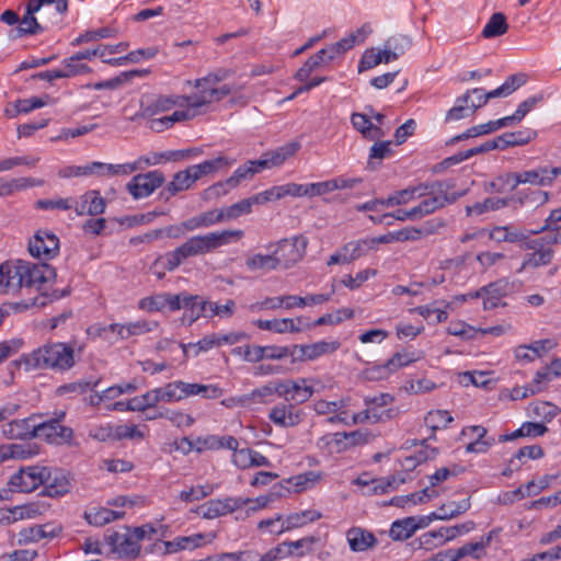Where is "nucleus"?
<instances>
[{
    "mask_svg": "<svg viewBox=\"0 0 561 561\" xmlns=\"http://www.w3.org/2000/svg\"><path fill=\"white\" fill-rule=\"evenodd\" d=\"M5 274L4 291H15L22 287H36L55 279L56 270L47 264H33L25 261L4 262L0 265V275Z\"/></svg>",
    "mask_w": 561,
    "mask_h": 561,
    "instance_id": "obj_1",
    "label": "nucleus"
},
{
    "mask_svg": "<svg viewBox=\"0 0 561 561\" xmlns=\"http://www.w3.org/2000/svg\"><path fill=\"white\" fill-rule=\"evenodd\" d=\"M26 369L65 371L76 364L73 347L61 343H46L23 357Z\"/></svg>",
    "mask_w": 561,
    "mask_h": 561,
    "instance_id": "obj_2",
    "label": "nucleus"
},
{
    "mask_svg": "<svg viewBox=\"0 0 561 561\" xmlns=\"http://www.w3.org/2000/svg\"><path fill=\"white\" fill-rule=\"evenodd\" d=\"M243 236L242 230H224L220 232H210L203 236H194L187 239L178 250L185 261L188 257L204 255L213 252L217 248L230 242L231 238L237 240Z\"/></svg>",
    "mask_w": 561,
    "mask_h": 561,
    "instance_id": "obj_3",
    "label": "nucleus"
},
{
    "mask_svg": "<svg viewBox=\"0 0 561 561\" xmlns=\"http://www.w3.org/2000/svg\"><path fill=\"white\" fill-rule=\"evenodd\" d=\"M308 239L301 234L293 238H285L271 244L279 268H290L302 260L306 254Z\"/></svg>",
    "mask_w": 561,
    "mask_h": 561,
    "instance_id": "obj_4",
    "label": "nucleus"
},
{
    "mask_svg": "<svg viewBox=\"0 0 561 561\" xmlns=\"http://www.w3.org/2000/svg\"><path fill=\"white\" fill-rule=\"evenodd\" d=\"M66 412L61 411L56 417L37 423L33 436L43 438L49 444L72 446L73 430L61 424Z\"/></svg>",
    "mask_w": 561,
    "mask_h": 561,
    "instance_id": "obj_5",
    "label": "nucleus"
},
{
    "mask_svg": "<svg viewBox=\"0 0 561 561\" xmlns=\"http://www.w3.org/2000/svg\"><path fill=\"white\" fill-rule=\"evenodd\" d=\"M49 478V468L31 466L21 468L9 480L10 490L14 492L30 493L43 485Z\"/></svg>",
    "mask_w": 561,
    "mask_h": 561,
    "instance_id": "obj_6",
    "label": "nucleus"
},
{
    "mask_svg": "<svg viewBox=\"0 0 561 561\" xmlns=\"http://www.w3.org/2000/svg\"><path fill=\"white\" fill-rule=\"evenodd\" d=\"M249 502H252L249 497L243 499L229 496L225 499H215L205 502L192 510V512L205 519H214L233 513L247 506Z\"/></svg>",
    "mask_w": 561,
    "mask_h": 561,
    "instance_id": "obj_7",
    "label": "nucleus"
},
{
    "mask_svg": "<svg viewBox=\"0 0 561 561\" xmlns=\"http://www.w3.org/2000/svg\"><path fill=\"white\" fill-rule=\"evenodd\" d=\"M124 530V533H119L107 529L104 535V541L118 558L136 559L140 554V546L130 535L129 527H125Z\"/></svg>",
    "mask_w": 561,
    "mask_h": 561,
    "instance_id": "obj_8",
    "label": "nucleus"
},
{
    "mask_svg": "<svg viewBox=\"0 0 561 561\" xmlns=\"http://www.w3.org/2000/svg\"><path fill=\"white\" fill-rule=\"evenodd\" d=\"M28 252L39 260H51L59 253V239L53 232L38 230L28 242Z\"/></svg>",
    "mask_w": 561,
    "mask_h": 561,
    "instance_id": "obj_9",
    "label": "nucleus"
},
{
    "mask_svg": "<svg viewBox=\"0 0 561 561\" xmlns=\"http://www.w3.org/2000/svg\"><path fill=\"white\" fill-rule=\"evenodd\" d=\"M163 173L154 170L135 175L127 184V191L135 199H139L152 194L156 188L163 184Z\"/></svg>",
    "mask_w": 561,
    "mask_h": 561,
    "instance_id": "obj_10",
    "label": "nucleus"
},
{
    "mask_svg": "<svg viewBox=\"0 0 561 561\" xmlns=\"http://www.w3.org/2000/svg\"><path fill=\"white\" fill-rule=\"evenodd\" d=\"M36 415L30 417L13 420L2 426V434L9 439H31L34 438L33 432L36 427Z\"/></svg>",
    "mask_w": 561,
    "mask_h": 561,
    "instance_id": "obj_11",
    "label": "nucleus"
},
{
    "mask_svg": "<svg viewBox=\"0 0 561 561\" xmlns=\"http://www.w3.org/2000/svg\"><path fill=\"white\" fill-rule=\"evenodd\" d=\"M39 11L41 9L27 2L25 7V12L22 19H20V24L15 30L12 31L11 37L19 38L44 32V27L38 23L37 18L35 16V14L38 13Z\"/></svg>",
    "mask_w": 561,
    "mask_h": 561,
    "instance_id": "obj_12",
    "label": "nucleus"
},
{
    "mask_svg": "<svg viewBox=\"0 0 561 561\" xmlns=\"http://www.w3.org/2000/svg\"><path fill=\"white\" fill-rule=\"evenodd\" d=\"M468 190H462L460 192L447 191V193L432 194L428 198L423 199L419 206L423 216H426L433 214L437 209L455 203L457 199L465 196Z\"/></svg>",
    "mask_w": 561,
    "mask_h": 561,
    "instance_id": "obj_13",
    "label": "nucleus"
},
{
    "mask_svg": "<svg viewBox=\"0 0 561 561\" xmlns=\"http://www.w3.org/2000/svg\"><path fill=\"white\" fill-rule=\"evenodd\" d=\"M105 201L99 191H88L81 196V202L75 199V211L78 216L101 215L105 210Z\"/></svg>",
    "mask_w": 561,
    "mask_h": 561,
    "instance_id": "obj_14",
    "label": "nucleus"
},
{
    "mask_svg": "<svg viewBox=\"0 0 561 561\" xmlns=\"http://www.w3.org/2000/svg\"><path fill=\"white\" fill-rule=\"evenodd\" d=\"M236 89L233 85L225 84L220 88H204L201 91L199 95L196 96H182L181 100L190 105L191 108L195 110L197 107H201L205 104L210 103L211 101L216 100L219 101L222 98L227 96L231 92H233Z\"/></svg>",
    "mask_w": 561,
    "mask_h": 561,
    "instance_id": "obj_15",
    "label": "nucleus"
},
{
    "mask_svg": "<svg viewBox=\"0 0 561 561\" xmlns=\"http://www.w3.org/2000/svg\"><path fill=\"white\" fill-rule=\"evenodd\" d=\"M318 541V537L308 536L296 541H284L273 548V550H277V559L289 556L302 557L309 553Z\"/></svg>",
    "mask_w": 561,
    "mask_h": 561,
    "instance_id": "obj_16",
    "label": "nucleus"
},
{
    "mask_svg": "<svg viewBox=\"0 0 561 561\" xmlns=\"http://www.w3.org/2000/svg\"><path fill=\"white\" fill-rule=\"evenodd\" d=\"M340 346L341 343L337 341H319L309 345H294V350L298 359L312 360L321 355L335 352Z\"/></svg>",
    "mask_w": 561,
    "mask_h": 561,
    "instance_id": "obj_17",
    "label": "nucleus"
},
{
    "mask_svg": "<svg viewBox=\"0 0 561 561\" xmlns=\"http://www.w3.org/2000/svg\"><path fill=\"white\" fill-rule=\"evenodd\" d=\"M270 420L278 426L291 427L302 420V412L295 410L294 404H278L270 412Z\"/></svg>",
    "mask_w": 561,
    "mask_h": 561,
    "instance_id": "obj_18",
    "label": "nucleus"
},
{
    "mask_svg": "<svg viewBox=\"0 0 561 561\" xmlns=\"http://www.w3.org/2000/svg\"><path fill=\"white\" fill-rule=\"evenodd\" d=\"M179 388L175 390L178 401L185 399L190 396L201 394L207 399H217L222 396V389L217 386H205L199 383H188L184 381H178Z\"/></svg>",
    "mask_w": 561,
    "mask_h": 561,
    "instance_id": "obj_19",
    "label": "nucleus"
},
{
    "mask_svg": "<svg viewBox=\"0 0 561 561\" xmlns=\"http://www.w3.org/2000/svg\"><path fill=\"white\" fill-rule=\"evenodd\" d=\"M62 528L55 524L36 525L24 528L20 531V542L39 541L44 538H55L61 533Z\"/></svg>",
    "mask_w": 561,
    "mask_h": 561,
    "instance_id": "obj_20",
    "label": "nucleus"
},
{
    "mask_svg": "<svg viewBox=\"0 0 561 561\" xmlns=\"http://www.w3.org/2000/svg\"><path fill=\"white\" fill-rule=\"evenodd\" d=\"M346 538L352 551L362 552L377 545L375 535L360 527H353L347 530Z\"/></svg>",
    "mask_w": 561,
    "mask_h": 561,
    "instance_id": "obj_21",
    "label": "nucleus"
},
{
    "mask_svg": "<svg viewBox=\"0 0 561 561\" xmlns=\"http://www.w3.org/2000/svg\"><path fill=\"white\" fill-rule=\"evenodd\" d=\"M43 485L44 489L41 492L43 495L58 497L69 491L70 483L64 472L49 469V478L45 479Z\"/></svg>",
    "mask_w": 561,
    "mask_h": 561,
    "instance_id": "obj_22",
    "label": "nucleus"
},
{
    "mask_svg": "<svg viewBox=\"0 0 561 561\" xmlns=\"http://www.w3.org/2000/svg\"><path fill=\"white\" fill-rule=\"evenodd\" d=\"M321 517L322 514L314 510L293 513L288 515L284 522H282L280 527L277 529L276 534H282L294 528L302 527L308 523L320 519Z\"/></svg>",
    "mask_w": 561,
    "mask_h": 561,
    "instance_id": "obj_23",
    "label": "nucleus"
},
{
    "mask_svg": "<svg viewBox=\"0 0 561 561\" xmlns=\"http://www.w3.org/2000/svg\"><path fill=\"white\" fill-rule=\"evenodd\" d=\"M224 221V213L221 211V208L211 209L187 219L183 222V227L186 230L192 231L198 228H207Z\"/></svg>",
    "mask_w": 561,
    "mask_h": 561,
    "instance_id": "obj_24",
    "label": "nucleus"
},
{
    "mask_svg": "<svg viewBox=\"0 0 561 561\" xmlns=\"http://www.w3.org/2000/svg\"><path fill=\"white\" fill-rule=\"evenodd\" d=\"M553 254L554 252L551 248L540 244L537 251L527 253L524 256L522 266L518 270V272H523L528 268H538L540 266H546L551 263Z\"/></svg>",
    "mask_w": 561,
    "mask_h": 561,
    "instance_id": "obj_25",
    "label": "nucleus"
},
{
    "mask_svg": "<svg viewBox=\"0 0 561 561\" xmlns=\"http://www.w3.org/2000/svg\"><path fill=\"white\" fill-rule=\"evenodd\" d=\"M204 539L205 536L203 534H196L192 536L176 537L174 540L171 541H164L163 554L175 553L181 550L201 547L203 545Z\"/></svg>",
    "mask_w": 561,
    "mask_h": 561,
    "instance_id": "obj_26",
    "label": "nucleus"
},
{
    "mask_svg": "<svg viewBox=\"0 0 561 561\" xmlns=\"http://www.w3.org/2000/svg\"><path fill=\"white\" fill-rule=\"evenodd\" d=\"M456 186L453 181H432L426 183H421L416 186L408 187L409 191L413 192V198L424 197L426 195H432L436 193H447V191H451Z\"/></svg>",
    "mask_w": 561,
    "mask_h": 561,
    "instance_id": "obj_27",
    "label": "nucleus"
},
{
    "mask_svg": "<svg viewBox=\"0 0 561 561\" xmlns=\"http://www.w3.org/2000/svg\"><path fill=\"white\" fill-rule=\"evenodd\" d=\"M535 137H536V131L531 130V129L504 133V134L497 136L501 150H504L508 147L527 145Z\"/></svg>",
    "mask_w": 561,
    "mask_h": 561,
    "instance_id": "obj_28",
    "label": "nucleus"
},
{
    "mask_svg": "<svg viewBox=\"0 0 561 561\" xmlns=\"http://www.w3.org/2000/svg\"><path fill=\"white\" fill-rule=\"evenodd\" d=\"M195 115L196 113L194 111H191L190 108L183 111H175L171 115L150 121L149 127L151 130L156 133H161L173 126L174 123L192 119L193 117H195Z\"/></svg>",
    "mask_w": 561,
    "mask_h": 561,
    "instance_id": "obj_29",
    "label": "nucleus"
},
{
    "mask_svg": "<svg viewBox=\"0 0 561 561\" xmlns=\"http://www.w3.org/2000/svg\"><path fill=\"white\" fill-rule=\"evenodd\" d=\"M502 127H505V122H503L501 118L496 119V121L488 122L485 124L472 126L465 133L453 137L447 144H456L458 141L465 140L470 137L486 135V134L495 131Z\"/></svg>",
    "mask_w": 561,
    "mask_h": 561,
    "instance_id": "obj_30",
    "label": "nucleus"
},
{
    "mask_svg": "<svg viewBox=\"0 0 561 561\" xmlns=\"http://www.w3.org/2000/svg\"><path fill=\"white\" fill-rule=\"evenodd\" d=\"M412 45V41L407 35H396L387 39L385 47L387 48L386 64L396 60L403 55Z\"/></svg>",
    "mask_w": 561,
    "mask_h": 561,
    "instance_id": "obj_31",
    "label": "nucleus"
},
{
    "mask_svg": "<svg viewBox=\"0 0 561 561\" xmlns=\"http://www.w3.org/2000/svg\"><path fill=\"white\" fill-rule=\"evenodd\" d=\"M188 176V172H185L184 170L176 172L173 175L172 181L161 191L160 197L169 201L179 192L188 190L193 185Z\"/></svg>",
    "mask_w": 561,
    "mask_h": 561,
    "instance_id": "obj_32",
    "label": "nucleus"
},
{
    "mask_svg": "<svg viewBox=\"0 0 561 561\" xmlns=\"http://www.w3.org/2000/svg\"><path fill=\"white\" fill-rule=\"evenodd\" d=\"M300 149V144L297 141L288 142L282 147H278L274 150L265 152L270 165L272 168H276L282 165L287 159L294 157L297 151Z\"/></svg>",
    "mask_w": 561,
    "mask_h": 561,
    "instance_id": "obj_33",
    "label": "nucleus"
},
{
    "mask_svg": "<svg viewBox=\"0 0 561 561\" xmlns=\"http://www.w3.org/2000/svg\"><path fill=\"white\" fill-rule=\"evenodd\" d=\"M508 31V24L505 14L496 12L491 15L482 30L484 38H494L504 35Z\"/></svg>",
    "mask_w": 561,
    "mask_h": 561,
    "instance_id": "obj_34",
    "label": "nucleus"
},
{
    "mask_svg": "<svg viewBox=\"0 0 561 561\" xmlns=\"http://www.w3.org/2000/svg\"><path fill=\"white\" fill-rule=\"evenodd\" d=\"M515 184H533L538 186L550 185V178H548V169L539 168L537 170H528L518 172L515 176Z\"/></svg>",
    "mask_w": 561,
    "mask_h": 561,
    "instance_id": "obj_35",
    "label": "nucleus"
},
{
    "mask_svg": "<svg viewBox=\"0 0 561 561\" xmlns=\"http://www.w3.org/2000/svg\"><path fill=\"white\" fill-rule=\"evenodd\" d=\"M124 516V512H116L110 508L101 507L84 514V518L90 525L104 526L113 520L119 519Z\"/></svg>",
    "mask_w": 561,
    "mask_h": 561,
    "instance_id": "obj_36",
    "label": "nucleus"
},
{
    "mask_svg": "<svg viewBox=\"0 0 561 561\" xmlns=\"http://www.w3.org/2000/svg\"><path fill=\"white\" fill-rule=\"evenodd\" d=\"M470 98V91H467L463 95L456 100V105L451 107L445 116V121H459L474 114L471 105L468 104Z\"/></svg>",
    "mask_w": 561,
    "mask_h": 561,
    "instance_id": "obj_37",
    "label": "nucleus"
},
{
    "mask_svg": "<svg viewBox=\"0 0 561 561\" xmlns=\"http://www.w3.org/2000/svg\"><path fill=\"white\" fill-rule=\"evenodd\" d=\"M511 202V198H485L481 203H476L472 206L466 207V214L467 216L471 215H481L483 213H486L489 210H499L501 208H504L508 206Z\"/></svg>",
    "mask_w": 561,
    "mask_h": 561,
    "instance_id": "obj_38",
    "label": "nucleus"
},
{
    "mask_svg": "<svg viewBox=\"0 0 561 561\" xmlns=\"http://www.w3.org/2000/svg\"><path fill=\"white\" fill-rule=\"evenodd\" d=\"M376 247V241L369 239H362L357 241H351L342 247L343 251H351L347 254V259L350 263L359 257H363L368 254V252Z\"/></svg>",
    "mask_w": 561,
    "mask_h": 561,
    "instance_id": "obj_39",
    "label": "nucleus"
},
{
    "mask_svg": "<svg viewBox=\"0 0 561 561\" xmlns=\"http://www.w3.org/2000/svg\"><path fill=\"white\" fill-rule=\"evenodd\" d=\"M245 265L250 271H274L279 268L274 253L271 254H254L247 259Z\"/></svg>",
    "mask_w": 561,
    "mask_h": 561,
    "instance_id": "obj_40",
    "label": "nucleus"
},
{
    "mask_svg": "<svg viewBox=\"0 0 561 561\" xmlns=\"http://www.w3.org/2000/svg\"><path fill=\"white\" fill-rule=\"evenodd\" d=\"M415 533L413 517H405L392 523L389 535L393 540H405Z\"/></svg>",
    "mask_w": 561,
    "mask_h": 561,
    "instance_id": "obj_41",
    "label": "nucleus"
},
{
    "mask_svg": "<svg viewBox=\"0 0 561 561\" xmlns=\"http://www.w3.org/2000/svg\"><path fill=\"white\" fill-rule=\"evenodd\" d=\"M307 382L308 379L306 378H298L294 380L289 402H294L295 404H302L313 396L314 389Z\"/></svg>",
    "mask_w": 561,
    "mask_h": 561,
    "instance_id": "obj_42",
    "label": "nucleus"
},
{
    "mask_svg": "<svg viewBox=\"0 0 561 561\" xmlns=\"http://www.w3.org/2000/svg\"><path fill=\"white\" fill-rule=\"evenodd\" d=\"M490 536H482L480 541L468 542L462 547L456 549V556L458 561L465 557H472L473 559H480L485 554V548L489 546Z\"/></svg>",
    "mask_w": 561,
    "mask_h": 561,
    "instance_id": "obj_43",
    "label": "nucleus"
},
{
    "mask_svg": "<svg viewBox=\"0 0 561 561\" xmlns=\"http://www.w3.org/2000/svg\"><path fill=\"white\" fill-rule=\"evenodd\" d=\"M201 309L207 312L206 318H213L215 316L230 318L234 313L236 302L232 299H228L226 304L219 305L217 302L204 300Z\"/></svg>",
    "mask_w": 561,
    "mask_h": 561,
    "instance_id": "obj_44",
    "label": "nucleus"
},
{
    "mask_svg": "<svg viewBox=\"0 0 561 561\" xmlns=\"http://www.w3.org/2000/svg\"><path fill=\"white\" fill-rule=\"evenodd\" d=\"M558 413V407L547 401L531 403L528 408V414L539 417L543 424L550 422Z\"/></svg>",
    "mask_w": 561,
    "mask_h": 561,
    "instance_id": "obj_45",
    "label": "nucleus"
},
{
    "mask_svg": "<svg viewBox=\"0 0 561 561\" xmlns=\"http://www.w3.org/2000/svg\"><path fill=\"white\" fill-rule=\"evenodd\" d=\"M490 239L496 242H517L526 239V236L508 226L494 227L489 234Z\"/></svg>",
    "mask_w": 561,
    "mask_h": 561,
    "instance_id": "obj_46",
    "label": "nucleus"
},
{
    "mask_svg": "<svg viewBox=\"0 0 561 561\" xmlns=\"http://www.w3.org/2000/svg\"><path fill=\"white\" fill-rule=\"evenodd\" d=\"M542 100L541 95L531 96L522 102L515 113L511 116H506L501 118L505 122V126H511L522 122V119L537 105L538 102Z\"/></svg>",
    "mask_w": 561,
    "mask_h": 561,
    "instance_id": "obj_47",
    "label": "nucleus"
},
{
    "mask_svg": "<svg viewBox=\"0 0 561 561\" xmlns=\"http://www.w3.org/2000/svg\"><path fill=\"white\" fill-rule=\"evenodd\" d=\"M157 54V47H148L130 51L123 57L103 59V61L112 66H122L125 62H138V55H142L144 59H150L153 58Z\"/></svg>",
    "mask_w": 561,
    "mask_h": 561,
    "instance_id": "obj_48",
    "label": "nucleus"
},
{
    "mask_svg": "<svg viewBox=\"0 0 561 561\" xmlns=\"http://www.w3.org/2000/svg\"><path fill=\"white\" fill-rule=\"evenodd\" d=\"M470 508L469 499H465L460 502H448L443 504L437 512L438 518L442 520L450 519L459 516Z\"/></svg>",
    "mask_w": 561,
    "mask_h": 561,
    "instance_id": "obj_49",
    "label": "nucleus"
},
{
    "mask_svg": "<svg viewBox=\"0 0 561 561\" xmlns=\"http://www.w3.org/2000/svg\"><path fill=\"white\" fill-rule=\"evenodd\" d=\"M387 58V48L383 50H376L374 48L366 49L360 58L358 65V72L366 71L378 66L381 62H386Z\"/></svg>",
    "mask_w": 561,
    "mask_h": 561,
    "instance_id": "obj_50",
    "label": "nucleus"
},
{
    "mask_svg": "<svg viewBox=\"0 0 561 561\" xmlns=\"http://www.w3.org/2000/svg\"><path fill=\"white\" fill-rule=\"evenodd\" d=\"M254 175V170L252 169L250 161H248L233 172V174L226 181L225 185L236 187L241 181L251 179ZM221 187H224V183H218L214 186L215 190H219ZM217 193H219V191H217Z\"/></svg>",
    "mask_w": 561,
    "mask_h": 561,
    "instance_id": "obj_51",
    "label": "nucleus"
},
{
    "mask_svg": "<svg viewBox=\"0 0 561 561\" xmlns=\"http://www.w3.org/2000/svg\"><path fill=\"white\" fill-rule=\"evenodd\" d=\"M96 168H102V162H92L88 165L83 167H67L66 169L61 170L59 172V175L62 178H69V176H84V175H99L104 176L105 173L98 171Z\"/></svg>",
    "mask_w": 561,
    "mask_h": 561,
    "instance_id": "obj_52",
    "label": "nucleus"
},
{
    "mask_svg": "<svg viewBox=\"0 0 561 561\" xmlns=\"http://www.w3.org/2000/svg\"><path fill=\"white\" fill-rule=\"evenodd\" d=\"M193 297H195V299L190 301V305L187 307H184L186 311L181 318V322L186 325H191L201 317H207V312L201 309V306L204 302V300L197 295H193Z\"/></svg>",
    "mask_w": 561,
    "mask_h": 561,
    "instance_id": "obj_53",
    "label": "nucleus"
},
{
    "mask_svg": "<svg viewBox=\"0 0 561 561\" xmlns=\"http://www.w3.org/2000/svg\"><path fill=\"white\" fill-rule=\"evenodd\" d=\"M116 34H117V32L115 28L110 27V26H104V27H100L98 30L87 31L85 33H83L79 37H77L71 44L73 46H77V45L92 42V41H99L102 38L114 37V36H116Z\"/></svg>",
    "mask_w": 561,
    "mask_h": 561,
    "instance_id": "obj_54",
    "label": "nucleus"
},
{
    "mask_svg": "<svg viewBox=\"0 0 561 561\" xmlns=\"http://www.w3.org/2000/svg\"><path fill=\"white\" fill-rule=\"evenodd\" d=\"M415 543H417V548H422L425 550H431L437 546L444 545L443 529L432 530L423 534L416 540L413 541V545Z\"/></svg>",
    "mask_w": 561,
    "mask_h": 561,
    "instance_id": "obj_55",
    "label": "nucleus"
},
{
    "mask_svg": "<svg viewBox=\"0 0 561 561\" xmlns=\"http://www.w3.org/2000/svg\"><path fill=\"white\" fill-rule=\"evenodd\" d=\"M252 205L253 204L251 198H245L228 207L221 208V211L224 213V220L229 221L240 217L243 214L251 213Z\"/></svg>",
    "mask_w": 561,
    "mask_h": 561,
    "instance_id": "obj_56",
    "label": "nucleus"
},
{
    "mask_svg": "<svg viewBox=\"0 0 561 561\" xmlns=\"http://www.w3.org/2000/svg\"><path fill=\"white\" fill-rule=\"evenodd\" d=\"M453 416L444 410L431 411L425 416V423L433 431L439 430L442 427H447L449 423L453 422Z\"/></svg>",
    "mask_w": 561,
    "mask_h": 561,
    "instance_id": "obj_57",
    "label": "nucleus"
},
{
    "mask_svg": "<svg viewBox=\"0 0 561 561\" xmlns=\"http://www.w3.org/2000/svg\"><path fill=\"white\" fill-rule=\"evenodd\" d=\"M183 262L184 260L176 248L174 251L158 256L156 259V267H162L165 272H171L180 266Z\"/></svg>",
    "mask_w": 561,
    "mask_h": 561,
    "instance_id": "obj_58",
    "label": "nucleus"
},
{
    "mask_svg": "<svg viewBox=\"0 0 561 561\" xmlns=\"http://www.w3.org/2000/svg\"><path fill=\"white\" fill-rule=\"evenodd\" d=\"M36 208L38 209H60L68 210L75 209V199L73 198H57V199H38L35 203Z\"/></svg>",
    "mask_w": 561,
    "mask_h": 561,
    "instance_id": "obj_59",
    "label": "nucleus"
},
{
    "mask_svg": "<svg viewBox=\"0 0 561 561\" xmlns=\"http://www.w3.org/2000/svg\"><path fill=\"white\" fill-rule=\"evenodd\" d=\"M139 169L138 163H126V164H107L102 162V168H96L98 171L104 172V176H112L118 174H130Z\"/></svg>",
    "mask_w": 561,
    "mask_h": 561,
    "instance_id": "obj_60",
    "label": "nucleus"
},
{
    "mask_svg": "<svg viewBox=\"0 0 561 561\" xmlns=\"http://www.w3.org/2000/svg\"><path fill=\"white\" fill-rule=\"evenodd\" d=\"M195 299L193 295L187 293H180L178 295L165 294V308L168 307L171 311H178L190 305V301Z\"/></svg>",
    "mask_w": 561,
    "mask_h": 561,
    "instance_id": "obj_61",
    "label": "nucleus"
},
{
    "mask_svg": "<svg viewBox=\"0 0 561 561\" xmlns=\"http://www.w3.org/2000/svg\"><path fill=\"white\" fill-rule=\"evenodd\" d=\"M4 457L25 459L36 454L30 444H12L8 446Z\"/></svg>",
    "mask_w": 561,
    "mask_h": 561,
    "instance_id": "obj_62",
    "label": "nucleus"
},
{
    "mask_svg": "<svg viewBox=\"0 0 561 561\" xmlns=\"http://www.w3.org/2000/svg\"><path fill=\"white\" fill-rule=\"evenodd\" d=\"M391 374L392 371L390 370L388 364L386 363L383 365H377L370 368H366L363 371V377L365 380L368 381H379L387 379Z\"/></svg>",
    "mask_w": 561,
    "mask_h": 561,
    "instance_id": "obj_63",
    "label": "nucleus"
},
{
    "mask_svg": "<svg viewBox=\"0 0 561 561\" xmlns=\"http://www.w3.org/2000/svg\"><path fill=\"white\" fill-rule=\"evenodd\" d=\"M238 561H275L277 560V550L271 549L264 554L248 550L237 553Z\"/></svg>",
    "mask_w": 561,
    "mask_h": 561,
    "instance_id": "obj_64",
    "label": "nucleus"
}]
</instances>
